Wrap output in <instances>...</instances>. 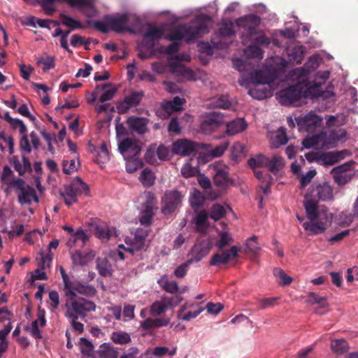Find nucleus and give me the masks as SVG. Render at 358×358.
Listing matches in <instances>:
<instances>
[{
	"label": "nucleus",
	"instance_id": "59",
	"mask_svg": "<svg viewBox=\"0 0 358 358\" xmlns=\"http://www.w3.org/2000/svg\"><path fill=\"white\" fill-rule=\"evenodd\" d=\"M192 264L191 260H187L178 266L174 271V275L179 278H182L187 274L189 265Z\"/></svg>",
	"mask_w": 358,
	"mask_h": 358
},
{
	"label": "nucleus",
	"instance_id": "13",
	"mask_svg": "<svg viewBox=\"0 0 358 358\" xmlns=\"http://www.w3.org/2000/svg\"><path fill=\"white\" fill-rule=\"evenodd\" d=\"M210 17L208 15H201L196 18L197 24L194 27L189 26L191 41L202 37L209 31L208 22Z\"/></svg>",
	"mask_w": 358,
	"mask_h": 358
},
{
	"label": "nucleus",
	"instance_id": "23",
	"mask_svg": "<svg viewBox=\"0 0 358 358\" xmlns=\"http://www.w3.org/2000/svg\"><path fill=\"white\" fill-rule=\"evenodd\" d=\"M119 150L122 154L130 152L134 157L138 155L141 148L137 143L131 138H127L119 144Z\"/></svg>",
	"mask_w": 358,
	"mask_h": 358
},
{
	"label": "nucleus",
	"instance_id": "54",
	"mask_svg": "<svg viewBox=\"0 0 358 358\" xmlns=\"http://www.w3.org/2000/svg\"><path fill=\"white\" fill-rule=\"evenodd\" d=\"M41 4L45 13L52 15L55 12L53 4L55 2H64V0H41Z\"/></svg>",
	"mask_w": 358,
	"mask_h": 358
},
{
	"label": "nucleus",
	"instance_id": "14",
	"mask_svg": "<svg viewBox=\"0 0 358 358\" xmlns=\"http://www.w3.org/2000/svg\"><path fill=\"white\" fill-rule=\"evenodd\" d=\"M309 196L317 201H327L333 197V189L327 182H324L313 187Z\"/></svg>",
	"mask_w": 358,
	"mask_h": 358
},
{
	"label": "nucleus",
	"instance_id": "55",
	"mask_svg": "<svg viewBox=\"0 0 358 358\" xmlns=\"http://www.w3.org/2000/svg\"><path fill=\"white\" fill-rule=\"evenodd\" d=\"M109 151L106 142H102L100 146V151L98 153L97 162L104 163L109 160Z\"/></svg>",
	"mask_w": 358,
	"mask_h": 358
},
{
	"label": "nucleus",
	"instance_id": "10",
	"mask_svg": "<svg viewBox=\"0 0 358 358\" xmlns=\"http://www.w3.org/2000/svg\"><path fill=\"white\" fill-rule=\"evenodd\" d=\"M71 305L72 310L78 315L84 317L85 312L94 311L96 310V304L90 300H87L82 297H73V299L67 298L66 305Z\"/></svg>",
	"mask_w": 358,
	"mask_h": 358
},
{
	"label": "nucleus",
	"instance_id": "51",
	"mask_svg": "<svg viewBox=\"0 0 358 358\" xmlns=\"http://www.w3.org/2000/svg\"><path fill=\"white\" fill-rule=\"evenodd\" d=\"M329 72L326 71H323L322 73H318L317 75H316V78H315V81L310 83L308 80V86L310 88H313V87H320L325 81L326 80L329 78Z\"/></svg>",
	"mask_w": 358,
	"mask_h": 358
},
{
	"label": "nucleus",
	"instance_id": "20",
	"mask_svg": "<svg viewBox=\"0 0 358 358\" xmlns=\"http://www.w3.org/2000/svg\"><path fill=\"white\" fill-rule=\"evenodd\" d=\"M228 169V167L215 169L213 182L216 186L225 188L233 184V180L229 176Z\"/></svg>",
	"mask_w": 358,
	"mask_h": 358
},
{
	"label": "nucleus",
	"instance_id": "28",
	"mask_svg": "<svg viewBox=\"0 0 358 358\" xmlns=\"http://www.w3.org/2000/svg\"><path fill=\"white\" fill-rule=\"evenodd\" d=\"M320 164L331 166L343 158V152H327L320 155Z\"/></svg>",
	"mask_w": 358,
	"mask_h": 358
},
{
	"label": "nucleus",
	"instance_id": "27",
	"mask_svg": "<svg viewBox=\"0 0 358 358\" xmlns=\"http://www.w3.org/2000/svg\"><path fill=\"white\" fill-rule=\"evenodd\" d=\"M209 252V248L205 243H199L194 245L191 250L192 257L189 260L193 262H198L205 257Z\"/></svg>",
	"mask_w": 358,
	"mask_h": 358
},
{
	"label": "nucleus",
	"instance_id": "9",
	"mask_svg": "<svg viewBox=\"0 0 358 358\" xmlns=\"http://www.w3.org/2000/svg\"><path fill=\"white\" fill-rule=\"evenodd\" d=\"M103 20L109 27V29L116 33H122L123 31L132 32L131 29L127 27L129 22V15L123 13L120 15H105Z\"/></svg>",
	"mask_w": 358,
	"mask_h": 358
},
{
	"label": "nucleus",
	"instance_id": "46",
	"mask_svg": "<svg viewBox=\"0 0 358 358\" xmlns=\"http://www.w3.org/2000/svg\"><path fill=\"white\" fill-rule=\"evenodd\" d=\"M225 213L226 211L224 207L219 203H215L213 204L210 208V217L215 221H217L224 217Z\"/></svg>",
	"mask_w": 358,
	"mask_h": 358
},
{
	"label": "nucleus",
	"instance_id": "38",
	"mask_svg": "<svg viewBox=\"0 0 358 358\" xmlns=\"http://www.w3.org/2000/svg\"><path fill=\"white\" fill-rule=\"evenodd\" d=\"M268 158V157L259 154L255 157L250 158L248 164L252 169L257 167H266Z\"/></svg>",
	"mask_w": 358,
	"mask_h": 358
},
{
	"label": "nucleus",
	"instance_id": "57",
	"mask_svg": "<svg viewBox=\"0 0 358 358\" xmlns=\"http://www.w3.org/2000/svg\"><path fill=\"white\" fill-rule=\"evenodd\" d=\"M142 162L141 160L132 157L131 159L127 161L126 170L128 173H131L137 171L142 166Z\"/></svg>",
	"mask_w": 358,
	"mask_h": 358
},
{
	"label": "nucleus",
	"instance_id": "19",
	"mask_svg": "<svg viewBox=\"0 0 358 358\" xmlns=\"http://www.w3.org/2000/svg\"><path fill=\"white\" fill-rule=\"evenodd\" d=\"M303 206L308 219L310 221L319 220V212L317 201L312 197L309 194H306L304 196Z\"/></svg>",
	"mask_w": 358,
	"mask_h": 358
},
{
	"label": "nucleus",
	"instance_id": "16",
	"mask_svg": "<svg viewBox=\"0 0 358 358\" xmlns=\"http://www.w3.org/2000/svg\"><path fill=\"white\" fill-rule=\"evenodd\" d=\"M196 149V144L187 139L178 140L173 145V152L182 156L189 155Z\"/></svg>",
	"mask_w": 358,
	"mask_h": 358
},
{
	"label": "nucleus",
	"instance_id": "25",
	"mask_svg": "<svg viewBox=\"0 0 358 358\" xmlns=\"http://www.w3.org/2000/svg\"><path fill=\"white\" fill-rule=\"evenodd\" d=\"M226 133L229 136H234L244 131L248 124L243 118H236L227 123Z\"/></svg>",
	"mask_w": 358,
	"mask_h": 358
},
{
	"label": "nucleus",
	"instance_id": "22",
	"mask_svg": "<svg viewBox=\"0 0 358 358\" xmlns=\"http://www.w3.org/2000/svg\"><path fill=\"white\" fill-rule=\"evenodd\" d=\"M17 198L18 201L21 205H30L33 201L36 203L39 202V199L36 194L35 189L29 185H27L26 188L20 192Z\"/></svg>",
	"mask_w": 358,
	"mask_h": 358
},
{
	"label": "nucleus",
	"instance_id": "49",
	"mask_svg": "<svg viewBox=\"0 0 358 358\" xmlns=\"http://www.w3.org/2000/svg\"><path fill=\"white\" fill-rule=\"evenodd\" d=\"M245 55L252 59H262L263 51L255 44L249 45L245 50Z\"/></svg>",
	"mask_w": 358,
	"mask_h": 358
},
{
	"label": "nucleus",
	"instance_id": "33",
	"mask_svg": "<svg viewBox=\"0 0 358 358\" xmlns=\"http://www.w3.org/2000/svg\"><path fill=\"white\" fill-rule=\"evenodd\" d=\"M208 215L206 210H200L196 213L195 224L198 231L203 232L208 227Z\"/></svg>",
	"mask_w": 358,
	"mask_h": 358
},
{
	"label": "nucleus",
	"instance_id": "44",
	"mask_svg": "<svg viewBox=\"0 0 358 358\" xmlns=\"http://www.w3.org/2000/svg\"><path fill=\"white\" fill-rule=\"evenodd\" d=\"M244 150L245 146L242 143L239 142L234 143L231 148V159L234 162H237L239 158L243 155Z\"/></svg>",
	"mask_w": 358,
	"mask_h": 358
},
{
	"label": "nucleus",
	"instance_id": "45",
	"mask_svg": "<svg viewBox=\"0 0 358 358\" xmlns=\"http://www.w3.org/2000/svg\"><path fill=\"white\" fill-rule=\"evenodd\" d=\"M233 241L234 239L229 233L227 231H222L220 233V239L215 243V246L218 249L222 250Z\"/></svg>",
	"mask_w": 358,
	"mask_h": 358
},
{
	"label": "nucleus",
	"instance_id": "64",
	"mask_svg": "<svg viewBox=\"0 0 358 358\" xmlns=\"http://www.w3.org/2000/svg\"><path fill=\"white\" fill-rule=\"evenodd\" d=\"M120 358H143L140 350L136 347L129 348Z\"/></svg>",
	"mask_w": 358,
	"mask_h": 358
},
{
	"label": "nucleus",
	"instance_id": "21",
	"mask_svg": "<svg viewBox=\"0 0 358 358\" xmlns=\"http://www.w3.org/2000/svg\"><path fill=\"white\" fill-rule=\"evenodd\" d=\"M127 122L129 128L138 134H144L148 131V120L145 117L131 116Z\"/></svg>",
	"mask_w": 358,
	"mask_h": 358
},
{
	"label": "nucleus",
	"instance_id": "11",
	"mask_svg": "<svg viewBox=\"0 0 358 358\" xmlns=\"http://www.w3.org/2000/svg\"><path fill=\"white\" fill-rule=\"evenodd\" d=\"M239 249L237 246H231L229 250H222L220 252L214 254L210 260V265L220 267L226 265L229 261L236 259L238 255Z\"/></svg>",
	"mask_w": 358,
	"mask_h": 358
},
{
	"label": "nucleus",
	"instance_id": "35",
	"mask_svg": "<svg viewBox=\"0 0 358 358\" xmlns=\"http://www.w3.org/2000/svg\"><path fill=\"white\" fill-rule=\"evenodd\" d=\"M143 209L141 213L140 222L143 225H150L155 215L154 208L149 206H143Z\"/></svg>",
	"mask_w": 358,
	"mask_h": 358
},
{
	"label": "nucleus",
	"instance_id": "4",
	"mask_svg": "<svg viewBox=\"0 0 358 358\" xmlns=\"http://www.w3.org/2000/svg\"><path fill=\"white\" fill-rule=\"evenodd\" d=\"M261 18L255 14H249L239 17L236 20V24L238 27L243 29L242 32V38H252L255 35L259 34V24Z\"/></svg>",
	"mask_w": 358,
	"mask_h": 358
},
{
	"label": "nucleus",
	"instance_id": "5",
	"mask_svg": "<svg viewBox=\"0 0 358 358\" xmlns=\"http://www.w3.org/2000/svg\"><path fill=\"white\" fill-rule=\"evenodd\" d=\"M224 115L218 112L206 113L201 117L200 129L205 134H210L224 124Z\"/></svg>",
	"mask_w": 358,
	"mask_h": 358
},
{
	"label": "nucleus",
	"instance_id": "52",
	"mask_svg": "<svg viewBox=\"0 0 358 358\" xmlns=\"http://www.w3.org/2000/svg\"><path fill=\"white\" fill-rule=\"evenodd\" d=\"M61 17L63 19L62 24L71 29L83 28V25L79 21L66 15L62 14Z\"/></svg>",
	"mask_w": 358,
	"mask_h": 358
},
{
	"label": "nucleus",
	"instance_id": "1",
	"mask_svg": "<svg viewBox=\"0 0 358 358\" xmlns=\"http://www.w3.org/2000/svg\"><path fill=\"white\" fill-rule=\"evenodd\" d=\"M316 59L310 58L308 62L303 66L296 68L292 72L293 80H296L297 84L291 85L289 87L282 90L278 94L279 102L283 106H298L300 105V100L306 97L308 90L310 89L308 86L307 76L310 72V68L314 69L317 67Z\"/></svg>",
	"mask_w": 358,
	"mask_h": 358
},
{
	"label": "nucleus",
	"instance_id": "8",
	"mask_svg": "<svg viewBox=\"0 0 358 358\" xmlns=\"http://www.w3.org/2000/svg\"><path fill=\"white\" fill-rule=\"evenodd\" d=\"M182 199L177 190L166 191L162 198V211L166 215L173 213L179 206Z\"/></svg>",
	"mask_w": 358,
	"mask_h": 358
},
{
	"label": "nucleus",
	"instance_id": "61",
	"mask_svg": "<svg viewBox=\"0 0 358 358\" xmlns=\"http://www.w3.org/2000/svg\"><path fill=\"white\" fill-rule=\"evenodd\" d=\"M198 172L196 168L192 167L189 164H185L181 169V173L183 177L188 178L195 176Z\"/></svg>",
	"mask_w": 358,
	"mask_h": 358
},
{
	"label": "nucleus",
	"instance_id": "17",
	"mask_svg": "<svg viewBox=\"0 0 358 358\" xmlns=\"http://www.w3.org/2000/svg\"><path fill=\"white\" fill-rule=\"evenodd\" d=\"M72 8H77L81 10L87 17L94 15L95 10L92 0H64Z\"/></svg>",
	"mask_w": 358,
	"mask_h": 358
},
{
	"label": "nucleus",
	"instance_id": "47",
	"mask_svg": "<svg viewBox=\"0 0 358 358\" xmlns=\"http://www.w3.org/2000/svg\"><path fill=\"white\" fill-rule=\"evenodd\" d=\"M80 347L83 355H86L88 357H92L94 345L92 342L88 341L86 338H80Z\"/></svg>",
	"mask_w": 358,
	"mask_h": 358
},
{
	"label": "nucleus",
	"instance_id": "62",
	"mask_svg": "<svg viewBox=\"0 0 358 358\" xmlns=\"http://www.w3.org/2000/svg\"><path fill=\"white\" fill-rule=\"evenodd\" d=\"M168 131L175 135H178L180 133V127L178 117L171 118L168 126Z\"/></svg>",
	"mask_w": 358,
	"mask_h": 358
},
{
	"label": "nucleus",
	"instance_id": "34",
	"mask_svg": "<svg viewBox=\"0 0 358 358\" xmlns=\"http://www.w3.org/2000/svg\"><path fill=\"white\" fill-rule=\"evenodd\" d=\"M171 69L174 73H177L178 75H180L185 78L189 80L194 79V73L193 71L185 66L184 65L172 64Z\"/></svg>",
	"mask_w": 358,
	"mask_h": 358
},
{
	"label": "nucleus",
	"instance_id": "37",
	"mask_svg": "<svg viewBox=\"0 0 358 358\" xmlns=\"http://www.w3.org/2000/svg\"><path fill=\"white\" fill-rule=\"evenodd\" d=\"M110 338L115 343L120 345L127 344L131 341L130 334L124 331H114Z\"/></svg>",
	"mask_w": 358,
	"mask_h": 358
},
{
	"label": "nucleus",
	"instance_id": "36",
	"mask_svg": "<svg viewBox=\"0 0 358 358\" xmlns=\"http://www.w3.org/2000/svg\"><path fill=\"white\" fill-rule=\"evenodd\" d=\"M140 180L145 187H151L155 184V173L148 168L145 169L140 176Z\"/></svg>",
	"mask_w": 358,
	"mask_h": 358
},
{
	"label": "nucleus",
	"instance_id": "18",
	"mask_svg": "<svg viewBox=\"0 0 358 358\" xmlns=\"http://www.w3.org/2000/svg\"><path fill=\"white\" fill-rule=\"evenodd\" d=\"M327 222H323L322 220H313L305 222L303 224V227L306 231L308 232V235H318L323 234L328 228Z\"/></svg>",
	"mask_w": 358,
	"mask_h": 358
},
{
	"label": "nucleus",
	"instance_id": "41",
	"mask_svg": "<svg viewBox=\"0 0 358 358\" xmlns=\"http://www.w3.org/2000/svg\"><path fill=\"white\" fill-rule=\"evenodd\" d=\"M164 35V30L162 28L150 25L144 34L146 39L152 41L160 39Z\"/></svg>",
	"mask_w": 358,
	"mask_h": 358
},
{
	"label": "nucleus",
	"instance_id": "53",
	"mask_svg": "<svg viewBox=\"0 0 358 358\" xmlns=\"http://www.w3.org/2000/svg\"><path fill=\"white\" fill-rule=\"evenodd\" d=\"M229 145V141L222 142L220 145L215 146L214 148H212L209 151V153L213 157H221L224 153Z\"/></svg>",
	"mask_w": 358,
	"mask_h": 358
},
{
	"label": "nucleus",
	"instance_id": "7",
	"mask_svg": "<svg viewBox=\"0 0 358 358\" xmlns=\"http://www.w3.org/2000/svg\"><path fill=\"white\" fill-rule=\"evenodd\" d=\"M322 121V118L314 111H310L296 118L299 129L308 133H313L320 127Z\"/></svg>",
	"mask_w": 358,
	"mask_h": 358
},
{
	"label": "nucleus",
	"instance_id": "3",
	"mask_svg": "<svg viewBox=\"0 0 358 358\" xmlns=\"http://www.w3.org/2000/svg\"><path fill=\"white\" fill-rule=\"evenodd\" d=\"M90 192L88 185L80 178L76 177L71 185L66 186L64 191L61 193L64 203L71 206L78 201V196L83 194L88 195Z\"/></svg>",
	"mask_w": 358,
	"mask_h": 358
},
{
	"label": "nucleus",
	"instance_id": "24",
	"mask_svg": "<svg viewBox=\"0 0 358 358\" xmlns=\"http://www.w3.org/2000/svg\"><path fill=\"white\" fill-rule=\"evenodd\" d=\"M88 240L87 235L82 229H78L69 238L66 245L71 248L74 246L83 247Z\"/></svg>",
	"mask_w": 358,
	"mask_h": 358
},
{
	"label": "nucleus",
	"instance_id": "32",
	"mask_svg": "<svg viewBox=\"0 0 358 358\" xmlns=\"http://www.w3.org/2000/svg\"><path fill=\"white\" fill-rule=\"evenodd\" d=\"M158 284L166 292L170 294H176L178 292V285L176 281H170L167 279L166 275H163L160 280H158Z\"/></svg>",
	"mask_w": 358,
	"mask_h": 358
},
{
	"label": "nucleus",
	"instance_id": "63",
	"mask_svg": "<svg viewBox=\"0 0 358 358\" xmlns=\"http://www.w3.org/2000/svg\"><path fill=\"white\" fill-rule=\"evenodd\" d=\"M320 136L317 134L313 135L311 137L306 138L302 141V145L304 148L309 149L314 145L319 143Z\"/></svg>",
	"mask_w": 358,
	"mask_h": 358
},
{
	"label": "nucleus",
	"instance_id": "39",
	"mask_svg": "<svg viewBox=\"0 0 358 358\" xmlns=\"http://www.w3.org/2000/svg\"><path fill=\"white\" fill-rule=\"evenodd\" d=\"M100 358H117V350L110 345H102L99 350Z\"/></svg>",
	"mask_w": 358,
	"mask_h": 358
},
{
	"label": "nucleus",
	"instance_id": "42",
	"mask_svg": "<svg viewBox=\"0 0 358 358\" xmlns=\"http://www.w3.org/2000/svg\"><path fill=\"white\" fill-rule=\"evenodd\" d=\"M331 350L337 354H343L348 351V344L344 339H336L331 341Z\"/></svg>",
	"mask_w": 358,
	"mask_h": 358
},
{
	"label": "nucleus",
	"instance_id": "12",
	"mask_svg": "<svg viewBox=\"0 0 358 358\" xmlns=\"http://www.w3.org/2000/svg\"><path fill=\"white\" fill-rule=\"evenodd\" d=\"M64 292L67 298L73 299V297H78L77 293L87 296H93L96 294V290L92 285L79 282H72Z\"/></svg>",
	"mask_w": 358,
	"mask_h": 358
},
{
	"label": "nucleus",
	"instance_id": "26",
	"mask_svg": "<svg viewBox=\"0 0 358 358\" xmlns=\"http://www.w3.org/2000/svg\"><path fill=\"white\" fill-rule=\"evenodd\" d=\"M304 48L301 45H294L287 48V55L289 62L300 64L304 57Z\"/></svg>",
	"mask_w": 358,
	"mask_h": 358
},
{
	"label": "nucleus",
	"instance_id": "30",
	"mask_svg": "<svg viewBox=\"0 0 358 358\" xmlns=\"http://www.w3.org/2000/svg\"><path fill=\"white\" fill-rule=\"evenodd\" d=\"M14 138L11 135L6 134L4 131L0 132V151L4 153L6 146L8 147V151L10 155L14 153Z\"/></svg>",
	"mask_w": 358,
	"mask_h": 358
},
{
	"label": "nucleus",
	"instance_id": "43",
	"mask_svg": "<svg viewBox=\"0 0 358 358\" xmlns=\"http://www.w3.org/2000/svg\"><path fill=\"white\" fill-rule=\"evenodd\" d=\"M143 96L144 92L143 91H134L129 95L126 96L124 99L131 107H135L140 103Z\"/></svg>",
	"mask_w": 358,
	"mask_h": 358
},
{
	"label": "nucleus",
	"instance_id": "29",
	"mask_svg": "<svg viewBox=\"0 0 358 358\" xmlns=\"http://www.w3.org/2000/svg\"><path fill=\"white\" fill-rule=\"evenodd\" d=\"M96 268L99 274L102 277H110L113 273V268L110 262L106 258L98 257L96 259Z\"/></svg>",
	"mask_w": 358,
	"mask_h": 358
},
{
	"label": "nucleus",
	"instance_id": "31",
	"mask_svg": "<svg viewBox=\"0 0 358 358\" xmlns=\"http://www.w3.org/2000/svg\"><path fill=\"white\" fill-rule=\"evenodd\" d=\"M283 159L279 155H275L268 157L266 168L271 173L276 174L283 166Z\"/></svg>",
	"mask_w": 358,
	"mask_h": 358
},
{
	"label": "nucleus",
	"instance_id": "48",
	"mask_svg": "<svg viewBox=\"0 0 358 358\" xmlns=\"http://www.w3.org/2000/svg\"><path fill=\"white\" fill-rule=\"evenodd\" d=\"M166 309V304L162 299L161 301H156L151 305L150 312L152 315L158 316L164 313Z\"/></svg>",
	"mask_w": 358,
	"mask_h": 358
},
{
	"label": "nucleus",
	"instance_id": "40",
	"mask_svg": "<svg viewBox=\"0 0 358 358\" xmlns=\"http://www.w3.org/2000/svg\"><path fill=\"white\" fill-rule=\"evenodd\" d=\"M287 141L288 138L286 134V129L284 127H280L273 139V146L275 148H278L280 145H285Z\"/></svg>",
	"mask_w": 358,
	"mask_h": 358
},
{
	"label": "nucleus",
	"instance_id": "60",
	"mask_svg": "<svg viewBox=\"0 0 358 358\" xmlns=\"http://www.w3.org/2000/svg\"><path fill=\"white\" fill-rule=\"evenodd\" d=\"M87 24L92 27H94L95 29L103 33L106 34L109 31V27L105 22L102 21H92V20H88Z\"/></svg>",
	"mask_w": 358,
	"mask_h": 358
},
{
	"label": "nucleus",
	"instance_id": "50",
	"mask_svg": "<svg viewBox=\"0 0 358 358\" xmlns=\"http://www.w3.org/2000/svg\"><path fill=\"white\" fill-rule=\"evenodd\" d=\"M38 65H43V71H46L50 69H54L55 66V58L51 56L41 57L37 59Z\"/></svg>",
	"mask_w": 358,
	"mask_h": 358
},
{
	"label": "nucleus",
	"instance_id": "58",
	"mask_svg": "<svg viewBox=\"0 0 358 358\" xmlns=\"http://www.w3.org/2000/svg\"><path fill=\"white\" fill-rule=\"evenodd\" d=\"M201 309H198L194 311L185 313L184 308H182L178 312V317L182 320L189 321L191 319L196 317L201 313Z\"/></svg>",
	"mask_w": 358,
	"mask_h": 358
},
{
	"label": "nucleus",
	"instance_id": "6",
	"mask_svg": "<svg viewBox=\"0 0 358 358\" xmlns=\"http://www.w3.org/2000/svg\"><path fill=\"white\" fill-rule=\"evenodd\" d=\"M150 230L148 229L138 228L136 229L134 238L129 242L126 241L129 245L127 248L124 245H120L119 248L134 255L136 252L142 251L147 248L145 244L146 238L148 236Z\"/></svg>",
	"mask_w": 358,
	"mask_h": 358
},
{
	"label": "nucleus",
	"instance_id": "15",
	"mask_svg": "<svg viewBox=\"0 0 358 358\" xmlns=\"http://www.w3.org/2000/svg\"><path fill=\"white\" fill-rule=\"evenodd\" d=\"M189 31V26L187 24H179L172 28L171 33L167 34L165 38L171 41H180L185 38L187 41H190Z\"/></svg>",
	"mask_w": 358,
	"mask_h": 358
},
{
	"label": "nucleus",
	"instance_id": "56",
	"mask_svg": "<svg viewBox=\"0 0 358 358\" xmlns=\"http://www.w3.org/2000/svg\"><path fill=\"white\" fill-rule=\"evenodd\" d=\"M307 301L312 305L317 304L320 307H324L327 305V300L325 297L318 296L313 292H310L308 294Z\"/></svg>",
	"mask_w": 358,
	"mask_h": 358
},
{
	"label": "nucleus",
	"instance_id": "2",
	"mask_svg": "<svg viewBox=\"0 0 358 358\" xmlns=\"http://www.w3.org/2000/svg\"><path fill=\"white\" fill-rule=\"evenodd\" d=\"M277 78L275 71H257L252 74V80L256 83L253 88L248 90V94L254 99L262 100L266 98L269 94L268 90L263 84H268Z\"/></svg>",
	"mask_w": 358,
	"mask_h": 358
}]
</instances>
